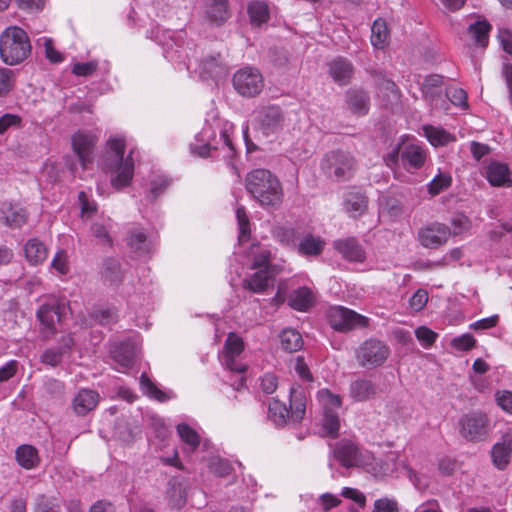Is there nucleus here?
I'll return each instance as SVG.
<instances>
[{
	"label": "nucleus",
	"mask_w": 512,
	"mask_h": 512,
	"mask_svg": "<svg viewBox=\"0 0 512 512\" xmlns=\"http://www.w3.org/2000/svg\"><path fill=\"white\" fill-rule=\"evenodd\" d=\"M276 274L277 268L259 269L250 278L244 279L242 286L253 293H262L269 287Z\"/></svg>",
	"instance_id": "dca6fc26"
},
{
	"label": "nucleus",
	"mask_w": 512,
	"mask_h": 512,
	"mask_svg": "<svg viewBox=\"0 0 512 512\" xmlns=\"http://www.w3.org/2000/svg\"><path fill=\"white\" fill-rule=\"evenodd\" d=\"M348 109L357 116H365L370 109V96L360 87H352L345 93Z\"/></svg>",
	"instance_id": "ddd939ff"
},
{
	"label": "nucleus",
	"mask_w": 512,
	"mask_h": 512,
	"mask_svg": "<svg viewBox=\"0 0 512 512\" xmlns=\"http://www.w3.org/2000/svg\"><path fill=\"white\" fill-rule=\"evenodd\" d=\"M1 213L4 223L11 228H19L26 223L27 214L23 208L12 204H3Z\"/></svg>",
	"instance_id": "c756f323"
},
{
	"label": "nucleus",
	"mask_w": 512,
	"mask_h": 512,
	"mask_svg": "<svg viewBox=\"0 0 512 512\" xmlns=\"http://www.w3.org/2000/svg\"><path fill=\"white\" fill-rule=\"evenodd\" d=\"M15 74L8 68L0 67V97L6 96L14 87Z\"/></svg>",
	"instance_id": "49530a36"
},
{
	"label": "nucleus",
	"mask_w": 512,
	"mask_h": 512,
	"mask_svg": "<svg viewBox=\"0 0 512 512\" xmlns=\"http://www.w3.org/2000/svg\"><path fill=\"white\" fill-rule=\"evenodd\" d=\"M15 457L17 463L27 470L37 467L40 463L38 450L28 444L19 446L15 451Z\"/></svg>",
	"instance_id": "cd10ccee"
},
{
	"label": "nucleus",
	"mask_w": 512,
	"mask_h": 512,
	"mask_svg": "<svg viewBox=\"0 0 512 512\" xmlns=\"http://www.w3.org/2000/svg\"><path fill=\"white\" fill-rule=\"evenodd\" d=\"M140 387L143 394L149 398L159 402H166L168 399H170V396L166 392L159 389L146 373H142L140 376Z\"/></svg>",
	"instance_id": "72a5a7b5"
},
{
	"label": "nucleus",
	"mask_w": 512,
	"mask_h": 512,
	"mask_svg": "<svg viewBox=\"0 0 512 512\" xmlns=\"http://www.w3.org/2000/svg\"><path fill=\"white\" fill-rule=\"evenodd\" d=\"M297 248L303 255H319L324 248V242L320 238L308 234L298 243Z\"/></svg>",
	"instance_id": "58836bf2"
},
{
	"label": "nucleus",
	"mask_w": 512,
	"mask_h": 512,
	"mask_svg": "<svg viewBox=\"0 0 512 512\" xmlns=\"http://www.w3.org/2000/svg\"><path fill=\"white\" fill-rule=\"evenodd\" d=\"M511 454L512 432H506L502 435L501 441L495 443L492 448V462L499 470H504L510 463Z\"/></svg>",
	"instance_id": "4468645a"
},
{
	"label": "nucleus",
	"mask_w": 512,
	"mask_h": 512,
	"mask_svg": "<svg viewBox=\"0 0 512 512\" xmlns=\"http://www.w3.org/2000/svg\"><path fill=\"white\" fill-rule=\"evenodd\" d=\"M59 505L56 499L39 495L36 499L34 512H58Z\"/></svg>",
	"instance_id": "09e8293b"
},
{
	"label": "nucleus",
	"mask_w": 512,
	"mask_h": 512,
	"mask_svg": "<svg viewBox=\"0 0 512 512\" xmlns=\"http://www.w3.org/2000/svg\"><path fill=\"white\" fill-rule=\"evenodd\" d=\"M312 303V293L307 287L295 290L289 297V304L298 311H305Z\"/></svg>",
	"instance_id": "4c0bfd02"
},
{
	"label": "nucleus",
	"mask_w": 512,
	"mask_h": 512,
	"mask_svg": "<svg viewBox=\"0 0 512 512\" xmlns=\"http://www.w3.org/2000/svg\"><path fill=\"white\" fill-rule=\"evenodd\" d=\"M51 266L53 269H55L57 272H59L62 275H65L68 273L69 266H68V262H67L66 252L64 250H60L55 254V256L51 262Z\"/></svg>",
	"instance_id": "4d7b16f0"
},
{
	"label": "nucleus",
	"mask_w": 512,
	"mask_h": 512,
	"mask_svg": "<svg viewBox=\"0 0 512 512\" xmlns=\"http://www.w3.org/2000/svg\"><path fill=\"white\" fill-rule=\"evenodd\" d=\"M339 418L329 409L325 410V417L323 419V427L329 435L335 436L339 430Z\"/></svg>",
	"instance_id": "6e6d98bb"
},
{
	"label": "nucleus",
	"mask_w": 512,
	"mask_h": 512,
	"mask_svg": "<svg viewBox=\"0 0 512 512\" xmlns=\"http://www.w3.org/2000/svg\"><path fill=\"white\" fill-rule=\"evenodd\" d=\"M109 150L103 158V168L106 171L117 172L111 179V184L116 189L130 184L134 173L132 152L124 159L125 142L122 138H112L108 141Z\"/></svg>",
	"instance_id": "f03ea898"
},
{
	"label": "nucleus",
	"mask_w": 512,
	"mask_h": 512,
	"mask_svg": "<svg viewBox=\"0 0 512 512\" xmlns=\"http://www.w3.org/2000/svg\"><path fill=\"white\" fill-rule=\"evenodd\" d=\"M210 468L215 475L220 477L228 476L232 471V467L229 462L222 459L213 461Z\"/></svg>",
	"instance_id": "69168bd1"
},
{
	"label": "nucleus",
	"mask_w": 512,
	"mask_h": 512,
	"mask_svg": "<svg viewBox=\"0 0 512 512\" xmlns=\"http://www.w3.org/2000/svg\"><path fill=\"white\" fill-rule=\"evenodd\" d=\"M368 207L367 197L357 191L355 188L348 191L344 197V208L353 218H357L365 213Z\"/></svg>",
	"instance_id": "aec40b11"
},
{
	"label": "nucleus",
	"mask_w": 512,
	"mask_h": 512,
	"mask_svg": "<svg viewBox=\"0 0 512 512\" xmlns=\"http://www.w3.org/2000/svg\"><path fill=\"white\" fill-rule=\"evenodd\" d=\"M486 176L492 186H512L510 171L506 164L497 161L491 162L487 167Z\"/></svg>",
	"instance_id": "4be33fe9"
},
{
	"label": "nucleus",
	"mask_w": 512,
	"mask_h": 512,
	"mask_svg": "<svg viewBox=\"0 0 512 512\" xmlns=\"http://www.w3.org/2000/svg\"><path fill=\"white\" fill-rule=\"evenodd\" d=\"M91 317L101 325H109L116 321L115 313L111 309L95 310Z\"/></svg>",
	"instance_id": "bf43d9fd"
},
{
	"label": "nucleus",
	"mask_w": 512,
	"mask_h": 512,
	"mask_svg": "<svg viewBox=\"0 0 512 512\" xmlns=\"http://www.w3.org/2000/svg\"><path fill=\"white\" fill-rule=\"evenodd\" d=\"M232 83L234 89L244 97H255L264 88V78L261 72L251 66L236 71Z\"/></svg>",
	"instance_id": "0eeeda50"
},
{
	"label": "nucleus",
	"mask_w": 512,
	"mask_h": 512,
	"mask_svg": "<svg viewBox=\"0 0 512 512\" xmlns=\"http://www.w3.org/2000/svg\"><path fill=\"white\" fill-rule=\"evenodd\" d=\"M284 113L278 106L264 107L258 115V124L263 134L268 136L277 132L283 126Z\"/></svg>",
	"instance_id": "f8f14e48"
},
{
	"label": "nucleus",
	"mask_w": 512,
	"mask_h": 512,
	"mask_svg": "<svg viewBox=\"0 0 512 512\" xmlns=\"http://www.w3.org/2000/svg\"><path fill=\"white\" fill-rule=\"evenodd\" d=\"M248 14L251 22L260 26L269 19L268 5L261 1H252L248 5Z\"/></svg>",
	"instance_id": "ea45409f"
},
{
	"label": "nucleus",
	"mask_w": 512,
	"mask_h": 512,
	"mask_svg": "<svg viewBox=\"0 0 512 512\" xmlns=\"http://www.w3.org/2000/svg\"><path fill=\"white\" fill-rule=\"evenodd\" d=\"M99 393L92 389H81L73 399L72 407L77 415L85 416L94 410L99 402Z\"/></svg>",
	"instance_id": "f3484780"
},
{
	"label": "nucleus",
	"mask_w": 512,
	"mask_h": 512,
	"mask_svg": "<svg viewBox=\"0 0 512 512\" xmlns=\"http://www.w3.org/2000/svg\"><path fill=\"white\" fill-rule=\"evenodd\" d=\"M425 136L433 146H444L455 140V137L443 129L431 125L423 127Z\"/></svg>",
	"instance_id": "e433bc0d"
},
{
	"label": "nucleus",
	"mask_w": 512,
	"mask_h": 512,
	"mask_svg": "<svg viewBox=\"0 0 512 512\" xmlns=\"http://www.w3.org/2000/svg\"><path fill=\"white\" fill-rule=\"evenodd\" d=\"M389 31L383 19H376L371 27V43L375 48H384L388 43Z\"/></svg>",
	"instance_id": "c9c22d12"
},
{
	"label": "nucleus",
	"mask_w": 512,
	"mask_h": 512,
	"mask_svg": "<svg viewBox=\"0 0 512 512\" xmlns=\"http://www.w3.org/2000/svg\"><path fill=\"white\" fill-rule=\"evenodd\" d=\"M334 248L347 260L362 262L365 252L355 238L349 237L334 242Z\"/></svg>",
	"instance_id": "6ab92c4d"
},
{
	"label": "nucleus",
	"mask_w": 512,
	"mask_h": 512,
	"mask_svg": "<svg viewBox=\"0 0 512 512\" xmlns=\"http://www.w3.org/2000/svg\"><path fill=\"white\" fill-rule=\"evenodd\" d=\"M170 489L168 491L174 505L181 507L186 501V490L180 482L170 481Z\"/></svg>",
	"instance_id": "de8ad7c7"
},
{
	"label": "nucleus",
	"mask_w": 512,
	"mask_h": 512,
	"mask_svg": "<svg viewBox=\"0 0 512 512\" xmlns=\"http://www.w3.org/2000/svg\"><path fill=\"white\" fill-rule=\"evenodd\" d=\"M458 425L460 435L467 441H482L488 435L489 419L483 412L471 411L464 414Z\"/></svg>",
	"instance_id": "423d86ee"
},
{
	"label": "nucleus",
	"mask_w": 512,
	"mask_h": 512,
	"mask_svg": "<svg viewBox=\"0 0 512 512\" xmlns=\"http://www.w3.org/2000/svg\"><path fill=\"white\" fill-rule=\"evenodd\" d=\"M245 188L262 207L275 208L283 202L282 184L270 170L258 168L247 173Z\"/></svg>",
	"instance_id": "f257e3e1"
},
{
	"label": "nucleus",
	"mask_w": 512,
	"mask_h": 512,
	"mask_svg": "<svg viewBox=\"0 0 512 512\" xmlns=\"http://www.w3.org/2000/svg\"><path fill=\"white\" fill-rule=\"evenodd\" d=\"M451 185V177L447 174L439 173L427 185L430 195L435 196L444 191Z\"/></svg>",
	"instance_id": "c03bdc74"
},
{
	"label": "nucleus",
	"mask_w": 512,
	"mask_h": 512,
	"mask_svg": "<svg viewBox=\"0 0 512 512\" xmlns=\"http://www.w3.org/2000/svg\"><path fill=\"white\" fill-rule=\"evenodd\" d=\"M32 45L27 32L19 26H9L0 34V57L10 66L22 63L31 54Z\"/></svg>",
	"instance_id": "7ed1b4c3"
},
{
	"label": "nucleus",
	"mask_w": 512,
	"mask_h": 512,
	"mask_svg": "<svg viewBox=\"0 0 512 512\" xmlns=\"http://www.w3.org/2000/svg\"><path fill=\"white\" fill-rule=\"evenodd\" d=\"M129 247L138 253H145L147 248V237L143 232H132L128 239Z\"/></svg>",
	"instance_id": "8fccbe9b"
},
{
	"label": "nucleus",
	"mask_w": 512,
	"mask_h": 512,
	"mask_svg": "<svg viewBox=\"0 0 512 512\" xmlns=\"http://www.w3.org/2000/svg\"><path fill=\"white\" fill-rule=\"evenodd\" d=\"M289 414L290 420L295 423H299L306 412V398L302 391L295 387L290 388V400H289Z\"/></svg>",
	"instance_id": "a878e982"
},
{
	"label": "nucleus",
	"mask_w": 512,
	"mask_h": 512,
	"mask_svg": "<svg viewBox=\"0 0 512 512\" xmlns=\"http://www.w3.org/2000/svg\"><path fill=\"white\" fill-rule=\"evenodd\" d=\"M401 159L405 167L420 169L424 165L426 155L422 147L410 144L405 147Z\"/></svg>",
	"instance_id": "7c9ffc66"
},
{
	"label": "nucleus",
	"mask_w": 512,
	"mask_h": 512,
	"mask_svg": "<svg viewBox=\"0 0 512 512\" xmlns=\"http://www.w3.org/2000/svg\"><path fill=\"white\" fill-rule=\"evenodd\" d=\"M451 234L447 225L435 222L419 229L418 240L423 247L436 249L444 245Z\"/></svg>",
	"instance_id": "9d476101"
},
{
	"label": "nucleus",
	"mask_w": 512,
	"mask_h": 512,
	"mask_svg": "<svg viewBox=\"0 0 512 512\" xmlns=\"http://www.w3.org/2000/svg\"><path fill=\"white\" fill-rule=\"evenodd\" d=\"M415 336L424 347L433 345L437 338V333L426 326H420L415 330Z\"/></svg>",
	"instance_id": "864d4df0"
},
{
	"label": "nucleus",
	"mask_w": 512,
	"mask_h": 512,
	"mask_svg": "<svg viewBox=\"0 0 512 512\" xmlns=\"http://www.w3.org/2000/svg\"><path fill=\"white\" fill-rule=\"evenodd\" d=\"M112 359L123 368H130L136 354V346L130 340L114 343L110 349Z\"/></svg>",
	"instance_id": "a211bd4d"
},
{
	"label": "nucleus",
	"mask_w": 512,
	"mask_h": 512,
	"mask_svg": "<svg viewBox=\"0 0 512 512\" xmlns=\"http://www.w3.org/2000/svg\"><path fill=\"white\" fill-rule=\"evenodd\" d=\"M428 301V293L425 290L419 289L410 298L409 303L412 309L420 311L424 308Z\"/></svg>",
	"instance_id": "0e129e2a"
},
{
	"label": "nucleus",
	"mask_w": 512,
	"mask_h": 512,
	"mask_svg": "<svg viewBox=\"0 0 512 512\" xmlns=\"http://www.w3.org/2000/svg\"><path fill=\"white\" fill-rule=\"evenodd\" d=\"M72 149L77 155L81 166L86 169L93 161V152L97 137L89 132L77 131L72 135Z\"/></svg>",
	"instance_id": "9b49d317"
},
{
	"label": "nucleus",
	"mask_w": 512,
	"mask_h": 512,
	"mask_svg": "<svg viewBox=\"0 0 512 512\" xmlns=\"http://www.w3.org/2000/svg\"><path fill=\"white\" fill-rule=\"evenodd\" d=\"M206 19L217 26L229 18L228 0H206Z\"/></svg>",
	"instance_id": "412c9836"
},
{
	"label": "nucleus",
	"mask_w": 512,
	"mask_h": 512,
	"mask_svg": "<svg viewBox=\"0 0 512 512\" xmlns=\"http://www.w3.org/2000/svg\"><path fill=\"white\" fill-rule=\"evenodd\" d=\"M177 433L181 440L190 446L192 450H196L200 444L198 433L188 424L180 423L177 425Z\"/></svg>",
	"instance_id": "37998d69"
},
{
	"label": "nucleus",
	"mask_w": 512,
	"mask_h": 512,
	"mask_svg": "<svg viewBox=\"0 0 512 512\" xmlns=\"http://www.w3.org/2000/svg\"><path fill=\"white\" fill-rule=\"evenodd\" d=\"M329 73L335 82L340 85H346L353 76L354 68L348 60L337 58L330 62Z\"/></svg>",
	"instance_id": "5701e85b"
},
{
	"label": "nucleus",
	"mask_w": 512,
	"mask_h": 512,
	"mask_svg": "<svg viewBox=\"0 0 512 512\" xmlns=\"http://www.w3.org/2000/svg\"><path fill=\"white\" fill-rule=\"evenodd\" d=\"M390 355V348L381 340L370 338L355 350V358L360 367L374 369L382 366Z\"/></svg>",
	"instance_id": "39448f33"
},
{
	"label": "nucleus",
	"mask_w": 512,
	"mask_h": 512,
	"mask_svg": "<svg viewBox=\"0 0 512 512\" xmlns=\"http://www.w3.org/2000/svg\"><path fill=\"white\" fill-rule=\"evenodd\" d=\"M63 356L62 352L56 347H51L42 353L40 361L45 365L56 367L62 362Z\"/></svg>",
	"instance_id": "603ef678"
},
{
	"label": "nucleus",
	"mask_w": 512,
	"mask_h": 512,
	"mask_svg": "<svg viewBox=\"0 0 512 512\" xmlns=\"http://www.w3.org/2000/svg\"><path fill=\"white\" fill-rule=\"evenodd\" d=\"M446 95L449 97L450 101L454 105H457V106H460V107H463V108H467L468 107L467 93L463 89L455 88V89H453L451 94L449 92H447Z\"/></svg>",
	"instance_id": "774afa93"
},
{
	"label": "nucleus",
	"mask_w": 512,
	"mask_h": 512,
	"mask_svg": "<svg viewBox=\"0 0 512 512\" xmlns=\"http://www.w3.org/2000/svg\"><path fill=\"white\" fill-rule=\"evenodd\" d=\"M37 318L41 325L47 330V336L55 334V323L60 320L59 306L49 304L41 305L37 311Z\"/></svg>",
	"instance_id": "b1692460"
},
{
	"label": "nucleus",
	"mask_w": 512,
	"mask_h": 512,
	"mask_svg": "<svg viewBox=\"0 0 512 512\" xmlns=\"http://www.w3.org/2000/svg\"><path fill=\"white\" fill-rule=\"evenodd\" d=\"M24 252L27 261L32 265L42 263L48 255L45 244L37 238H31L26 242Z\"/></svg>",
	"instance_id": "c85d7f7f"
},
{
	"label": "nucleus",
	"mask_w": 512,
	"mask_h": 512,
	"mask_svg": "<svg viewBox=\"0 0 512 512\" xmlns=\"http://www.w3.org/2000/svg\"><path fill=\"white\" fill-rule=\"evenodd\" d=\"M451 346L458 351H469L476 346L473 335L466 333L451 340Z\"/></svg>",
	"instance_id": "3c124183"
},
{
	"label": "nucleus",
	"mask_w": 512,
	"mask_h": 512,
	"mask_svg": "<svg viewBox=\"0 0 512 512\" xmlns=\"http://www.w3.org/2000/svg\"><path fill=\"white\" fill-rule=\"evenodd\" d=\"M269 417L276 425L282 426L290 419V414L284 403L274 399L269 404Z\"/></svg>",
	"instance_id": "a19ab883"
},
{
	"label": "nucleus",
	"mask_w": 512,
	"mask_h": 512,
	"mask_svg": "<svg viewBox=\"0 0 512 512\" xmlns=\"http://www.w3.org/2000/svg\"><path fill=\"white\" fill-rule=\"evenodd\" d=\"M22 119L16 114H4L0 117V134L5 133L11 127H20Z\"/></svg>",
	"instance_id": "13d9d810"
},
{
	"label": "nucleus",
	"mask_w": 512,
	"mask_h": 512,
	"mask_svg": "<svg viewBox=\"0 0 512 512\" xmlns=\"http://www.w3.org/2000/svg\"><path fill=\"white\" fill-rule=\"evenodd\" d=\"M248 257L251 259V269L276 268L270 265L271 252L259 243L252 244L248 251Z\"/></svg>",
	"instance_id": "bb28decb"
},
{
	"label": "nucleus",
	"mask_w": 512,
	"mask_h": 512,
	"mask_svg": "<svg viewBox=\"0 0 512 512\" xmlns=\"http://www.w3.org/2000/svg\"><path fill=\"white\" fill-rule=\"evenodd\" d=\"M327 318L330 326L341 332L366 327L369 323L367 317L343 306L331 307L327 312Z\"/></svg>",
	"instance_id": "6e6552de"
},
{
	"label": "nucleus",
	"mask_w": 512,
	"mask_h": 512,
	"mask_svg": "<svg viewBox=\"0 0 512 512\" xmlns=\"http://www.w3.org/2000/svg\"><path fill=\"white\" fill-rule=\"evenodd\" d=\"M378 387L369 379L358 377L350 383L349 395L356 402H366L377 396Z\"/></svg>",
	"instance_id": "2eb2a0df"
},
{
	"label": "nucleus",
	"mask_w": 512,
	"mask_h": 512,
	"mask_svg": "<svg viewBox=\"0 0 512 512\" xmlns=\"http://www.w3.org/2000/svg\"><path fill=\"white\" fill-rule=\"evenodd\" d=\"M356 166L355 157L351 153L342 150L330 151L321 161L322 171L327 177L337 182L352 178Z\"/></svg>",
	"instance_id": "20e7f679"
},
{
	"label": "nucleus",
	"mask_w": 512,
	"mask_h": 512,
	"mask_svg": "<svg viewBox=\"0 0 512 512\" xmlns=\"http://www.w3.org/2000/svg\"><path fill=\"white\" fill-rule=\"evenodd\" d=\"M373 512H399L397 502L388 498L375 501Z\"/></svg>",
	"instance_id": "e2e57ef3"
},
{
	"label": "nucleus",
	"mask_w": 512,
	"mask_h": 512,
	"mask_svg": "<svg viewBox=\"0 0 512 512\" xmlns=\"http://www.w3.org/2000/svg\"><path fill=\"white\" fill-rule=\"evenodd\" d=\"M495 397L497 404L504 411L512 414V392L508 390L497 391Z\"/></svg>",
	"instance_id": "052dcab7"
},
{
	"label": "nucleus",
	"mask_w": 512,
	"mask_h": 512,
	"mask_svg": "<svg viewBox=\"0 0 512 512\" xmlns=\"http://www.w3.org/2000/svg\"><path fill=\"white\" fill-rule=\"evenodd\" d=\"M468 30L478 44L483 47L487 45L489 31L491 30V25L488 22L476 21L469 26Z\"/></svg>",
	"instance_id": "79ce46f5"
},
{
	"label": "nucleus",
	"mask_w": 512,
	"mask_h": 512,
	"mask_svg": "<svg viewBox=\"0 0 512 512\" xmlns=\"http://www.w3.org/2000/svg\"><path fill=\"white\" fill-rule=\"evenodd\" d=\"M224 347L227 356L231 358V361H233V358L235 356H238L243 351L244 343L243 340L237 334L229 333L225 341Z\"/></svg>",
	"instance_id": "a18cd8bd"
},
{
	"label": "nucleus",
	"mask_w": 512,
	"mask_h": 512,
	"mask_svg": "<svg viewBox=\"0 0 512 512\" xmlns=\"http://www.w3.org/2000/svg\"><path fill=\"white\" fill-rule=\"evenodd\" d=\"M332 456L347 469L360 467L364 463L357 444L348 439H342L333 446Z\"/></svg>",
	"instance_id": "1a4fd4ad"
},
{
	"label": "nucleus",
	"mask_w": 512,
	"mask_h": 512,
	"mask_svg": "<svg viewBox=\"0 0 512 512\" xmlns=\"http://www.w3.org/2000/svg\"><path fill=\"white\" fill-rule=\"evenodd\" d=\"M97 70L96 62L76 63L73 65L72 72L77 76H89Z\"/></svg>",
	"instance_id": "338daca9"
},
{
	"label": "nucleus",
	"mask_w": 512,
	"mask_h": 512,
	"mask_svg": "<svg viewBox=\"0 0 512 512\" xmlns=\"http://www.w3.org/2000/svg\"><path fill=\"white\" fill-rule=\"evenodd\" d=\"M443 76L432 74L424 79L421 91L426 100L433 101L441 96Z\"/></svg>",
	"instance_id": "2f4dec72"
},
{
	"label": "nucleus",
	"mask_w": 512,
	"mask_h": 512,
	"mask_svg": "<svg viewBox=\"0 0 512 512\" xmlns=\"http://www.w3.org/2000/svg\"><path fill=\"white\" fill-rule=\"evenodd\" d=\"M280 343L283 350L293 353L303 346L301 334L294 329H284L280 334Z\"/></svg>",
	"instance_id": "473e14b6"
},
{
	"label": "nucleus",
	"mask_w": 512,
	"mask_h": 512,
	"mask_svg": "<svg viewBox=\"0 0 512 512\" xmlns=\"http://www.w3.org/2000/svg\"><path fill=\"white\" fill-rule=\"evenodd\" d=\"M236 217L240 230L239 240L242 241L250 233V223L244 207L237 208Z\"/></svg>",
	"instance_id": "5fc2aeb1"
},
{
	"label": "nucleus",
	"mask_w": 512,
	"mask_h": 512,
	"mask_svg": "<svg viewBox=\"0 0 512 512\" xmlns=\"http://www.w3.org/2000/svg\"><path fill=\"white\" fill-rule=\"evenodd\" d=\"M272 234L280 243L293 248L297 247L300 238V233L292 227L277 226L273 228Z\"/></svg>",
	"instance_id": "f704fd0d"
},
{
	"label": "nucleus",
	"mask_w": 512,
	"mask_h": 512,
	"mask_svg": "<svg viewBox=\"0 0 512 512\" xmlns=\"http://www.w3.org/2000/svg\"><path fill=\"white\" fill-rule=\"evenodd\" d=\"M91 231L93 236L99 239L102 244L108 246L112 245V238L110 237L108 230L103 224L94 223L91 226Z\"/></svg>",
	"instance_id": "680f3d73"
},
{
	"label": "nucleus",
	"mask_w": 512,
	"mask_h": 512,
	"mask_svg": "<svg viewBox=\"0 0 512 512\" xmlns=\"http://www.w3.org/2000/svg\"><path fill=\"white\" fill-rule=\"evenodd\" d=\"M101 277L109 285H118L123 280V271L120 262L112 257H108L102 262Z\"/></svg>",
	"instance_id": "393cba45"
}]
</instances>
